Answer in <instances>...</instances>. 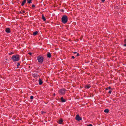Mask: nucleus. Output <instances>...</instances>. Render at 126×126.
<instances>
[{"label": "nucleus", "mask_w": 126, "mask_h": 126, "mask_svg": "<svg viewBox=\"0 0 126 126\" xmlns=\"http://www.w3.org/2000/svg\"><path fill=\"white\" fill-rule=\"evenodd\" d=\"M26 0H24V1L22 2L21 5L22 6H23L25 3H26Z\"/></svg>", "instance_id": "9b49d317"}, {"label": "nucleus", "mask_w": 126, "mask_h": 126, "mask_svg": "<svg viewBox=\"0 0 126 126\" xmlns=\"http://www.w3.org/2000/svg\"><path fill=\"white\" fill-rule=\"evenodd\" d=\"M91 87V86L90 85H86L84 86V87L86 89H88Z\"/></svg>", "instance_id": "6e6552de"}, {"label": "nucleus", "mask_w": 126, "mask_h": 126, "mask_svg": "<svg viewBox=\"0 0 126 126\" xmlns=\"http://www.w3.org/2000/svg\"><path fill=\"white\" fill-rule=\"evenodd\" d=\"M74 54H76V55H79V53L76 52H73Z\"/></svg>", "instance_id": "2eb2a0df"}, {"label": "nucleus", "mask_w": 126, "mask_h": 126, "mask_svg": "<svg viewBox=\"0 0 126 126\" xmlns=\"http://www.w3.org/2000/svg\"><path fill=\"white\" fill-rule=\"evenodd\" d=\"M11 59L14 62L18 61L20 59L19 56H13Z\"/></svg>", "instance_id": "f03ea898"}, {"label": "nucleus", "mask_w": 126, "mask_h": 126, "mask_svg": "<svg viewBox=\"0 0 126 126\" xmlns=\"http://www.w3.org/2000/svg\"><path fill=\"white\" fill-rule=\"evenodd\" d=\"M5 31L7 33H10V29L8 28H7L5 29Z\"/></svg>", "instance_id": "0eeeda50"}, {"label": "nucleus", "mask_w": 126, "mask_h": 126, "mask_svg": "<svg viewBox=\"0 0 126 126\" xmlns=\"http://www.w3.org/2000/svg\"><path fill=\"white\" fill-rule=\"evenodd\" d=\"M53 96H55V93H53Z\"/></svg>", "instance_id": "cd10ccee"}, {"label": "nucleus", "mask_w": 126, "mask_h": 126, "mask_svg": "<svg viewBox=\"0 0 126 126\" xmlns=\"http://www.w3.org/2000/svg\"><path fill=\"white\" fill-rule=\"evenodd\" d=\"M37 33L38 32L37 31L34 32L33 33V35L34 36L36 35L37 34Z\"/></svg>", "instance_id": "ddd939ff"}, {"label": "nucleus", "mask_w": 126, "mask_h": 126, "mask_svg": "<svg viewBox=\"0 0 126 126\" xmlns=\"http://www.w3.org/2000/svg\"><path fill=\"white\" fill-rule=\"evenodd\" d=\"M51 55L50 53H48L47 54V55Z\"/></svg>", "instance_id": "b1692460"}, {"label": "nucleus", "mask_w": 126, "mask_h": 126, "mask_svg": "<svg viewBox=\"0 0 126 126\" xmlns=\"http://www.w3.org/2000/svg\"><path fill=\"white\" fill-rule=\"evenodd\" d=\"M72 58L73 59H74L75 58L73 56H72Z\"/></svg>", "instance_id": "c756f323"}, {"label": "nucleus", "mask_w": 126, "mask_h": 126, "mask_svg": "<svg viewBox=\"0 0 126 126\" xmlns=\"http://www.w3.org/2000/svg\"><path fill=\"white\" fill-rule=\"evenodd\" d=\"M124 42L125 43H126V39H125L124 40Z\"/></svg>", "instance_id": "393cba45"}, {"label": "nucleus", "mask_w": 126, "mask_h": 126, "mask_svg": "<svg viewBox=\"0 0 126 126\" xmlns=\"http://www.w3.org/2000/svg\"><path fill=\"white\" fill-rule=\"evenodd\" d=\"M44 58L42 56H38L37 58V60L38 62L40 63H42L44 60Z\"/></svg>", "instance_id": "7ed1b4c3"}, {"label": "nucleus", "mask_w": 126, "mask_h": 126, "mask_svg": "<svg viewBox=\"0 0 126 126\" xmlns=\"http://www.w3.org/2000/svg\"><path fill=\"white\" fill-rule=\"evenodd\" d=\"M76 119L78 121L81 120L82 119L79 116V115H76Z\"/></svg>", "instance_id": "39448f33"}, {"label": "nucleus", "mask_w": 126, "mask_h": 126, "mask_svg": "<svg viewBox=\"0 0 126 126\" xmlns=\"http://www.w3.org/2000/svg\"><path fill=\"white\" fill-rule=\"evenodd\" d=\"M20 13L22 14H24L25 12L24 11H23L22 12H20Z\"/></svg>", "instance_id": "f3484780"}, {"label": "nucleus", "mask_w": 126, "mask_h": 126, "mask_svg": "<svg viewBox=\"0 0 126 126\" xmlns=\"http://www.w3.org/2000/svg\"><path fill=\"white\" fill-rule=\"evenodd\" d=\"M62 22L63 23H66L67 21V18L66 16H64L62 18Z\"/></svg>", "instance_id": "20e7f679"}, {"label": "nucleus", "mask_w": 126, "mask_h": 126, "mask_svg": "<svg viewBox=\"0 0 126 126\" xmlns=\"http://www.w3.org/2000/svg\"><path fill=\"white\" fill-rule=\"evenodd\" d=\"M103 2H104L105 1V0H101Z\"/></svg>", "instance_id": "2f4dec72"}, {"label": "nucleus", "mask_w": 126, "mask_h": 126, "mask_svg": "<svg viewBox=\"0 0 126 126\" xmlns=\"http://www.w3.org/2000/svg\"><path fill=\"white\" fill-rule=\"evenodd\" d=\"M28 54L30 55H31L32 54V53L31 52H29L28 53Z\"/></svg>", "instance_id": "412c9836"}, {"label": "nucleus", "mask_w": 126, "mask_h": 126, "mask_svg": "<svg viewBox=\"0 0 126 126\" xmlns=\"http://www.w3.org/2000/svg\"><path fill=\"white\" fill-rule=\"evenodd\" d=\"M9 55H11L14 54V53L13 52H11L9 53Z\"/></svg>", "instance_id": "aec40b11"}, {"label": "nucleus", "mask_w": 126, "mask_h": 126, "mask_svg": "<svg viewBox=\"0 0 126 126\" xmlns=\"http://www.w3.org/2000/svg\"><path fill=\"white\" fill-rule=\"evenodd\" d=\"M43 83V82L42 80L40 79H39V85H41Z\"/></svg>", "instance_id": "1a4fd4ad"}, {"label": "nucleus", "mask_w": 126, "mask_h": 126, "mask_svg": "<svg viewBox=\"0 0 126 126\" xmlns=\"http://www.w3.org/2000/svg\"><path fill=\"white\" fill-rule=\"evenodd\" d=\"M42 18L43 20L44 21H45L46 20L45 17L43 15L42 16Z\"/></svg>", "instance_id": "4468645a"}, {"label": "nucleus", "mask_w": 126, "mask_h": 126, "mask_svg": "<svg viewBox=\"0 0 126 126\" xmlns=\"http://www.w3.org/2000/svg\"><path fill=\"white\" fill-rule=\"evenodd\" d=\"M106 89L107 90H108V88H106Z\"/></svg>", "instance_id": "473e14b6"}, {"label": "nucleus", "mask_w": 126, "mask_h": 126, "mask_svg": "<svg viewBox=\"0 0 126 126\" xmlns=\"http://www.w3.org/2000/svg\"><path fill=\"white\" fill-rule=\"evenodd\" d=\"M109 110L108 109H106L104 110V112L105 113H108L109 112Z\"/></svg>", "instance_id": "f8f14e48"}, {"label": "nucleus", "mask_w": 126, "mask_h": 126, "mask_svg": "<svg viewBox=\"0 0 126 126\" xmlns=\"http://www.w3.org/2000/svg\"><path fill=\"white\" fill-rule=\"evenodd\" d=\"M32 0H28V2H27L28 3H31L32 2H31V1H32Z\"/></svg>", "instance_id": "dca6fc26"}, {"label": "nucleus", "mask_w": 126, "mask_h": 126, "mask_svg": "<svg viewBox=\"0 0 126 126\" xmlns=\"http://www.w3.org/2000/svg\"><path fill=\"white\" fill-rule=\"evenodd\" d=\"M124 46L125 47L126 46V43H125V44L124 45Z\"/></svg>", "instance_id": "c85d7f7f"}, {"label": "nucleus", "mask_w": 126, "mask_h": 126, "mask_svg": "<svg viewBox=\"0 0 126 126\" xmlns=\"http://www.w3.org/2000/svg\"><path fill=\"white\" fill-rule=\"evenodd\" d=\"M33 96H30V99H33Z\"/></svg>", "instance_id": "6ab92c4d"}, {"label": "nucleus", "mask_w": 126, "mask_h": 126, "mask_svg": "<svg viewBox=\"0 0 126 126\" xmlns=\"http://www.w3.org/2000/svg\"><path fill=\"white\" fill-rule=\"evenodd\" d=\"M66 90L64 88L60 89L58 93L60 95H64L66 93Z\"/></svg>", "instance_id": "f257e3e1"}, {"label": "nucleus", "mask_w": 126, "mask_h": 126, "mask_svg": "<svg viewBox=\"0 0 126 126\" xmlns=\"http://www.w3.org/2000/svg\"><path fill=\"white\" fill-rule=\"evenodd\" d=\"M112 91H111V90H110L109 92V93H110V94L111 92H112Z\"/></svg>", "instance_id": "4be33fe9"}, {"label": "nucleus", "mask_w": 126, "mask_h": 126, "mask_svg": "<svg viewBox=\"0 0 126 126\" xmlns=\"http://www.w3.org/2000/svg\"><path fill=\"white\" fill-rule=\"evenodd\" d=\"M32 7H34L35 6L33 4L32 5Z\"/></svg>", "instance_id": "bb28decb"}, {"label": "nucleus", "mask_w": 126, "mask_h": 126, "mask_svg": "<svg viewBox=\"0 0 126 126\" xmlns=\"http://www.w3.org/2000/svg\"><path fill=\"white\" fill-rule=\"evenodd\" d=\"M108 88L109 89H110L111 88V87H110V86H109V87H108Z\"/></svg>", "instance_id": "7c9ffc66"}, {"label": "nucleus", "mask_w": 126, "mask_h": 126, "mask_svg": "<svg viewBox=\"0 0 126 126\" xmlns=\"http://www.w3.org/2000/svg\"><path fill=\"white\" fill-rule=\"evenodd\" d=\"M93 126L91 124H90L89 125H88L87 126Z\"/></svg>", "instance_id": "5701e85b"}, {"label": "nucleus", "mask_w": 126, "mask_h": 126, "mask_svg": "<svg viewBox=\"0 0 126 126\" xmlns=\"http://www.w3.org/2000/svg\"><path fill=\"white\" fill-rule=\"evenodd\" d=\"M47 56V57L50 58L51 57V56Z\"/></svg>", "instance_id": "a878e982"}, {"label": "nucleus", "mask_w": 126, "mask_h": 126, "mask_svg": "<svg viewBox=\"0 0 126 126\" xmlns=\"http://www.w3.org/2000/svg\"><path fill=\"white\" fill-rule=\"evenodd\" d=\"M63 122V121L62 119H61L60 120H59V122H58V123L60 124H62V122Z\"/></svg>", "instance_id": "9d476101"}, {"label": "nucleus", "mask_w": 126, "mask_h": 126, "mask_svg": "<svg viewBox=\"0 0 126 126\" xmlns=\"http://www.w3.org/2000/svg\"><path fill=\"white\" fill-rule=\"evenodd\" d=\"M20 65V63H17V68H18V66Z\"/></svg>", "instance_id": "a211bd4d"}, {"label": "nucleus", "mask_w": 126, "mask_h": 126, "mask_svg": "<svg viewBox=\"0 0 126 126\" xmlns=\"http://www.w3.org/2000/svg\"><path fill=\"white\" fill-rule=\"evenodd\" d=\"M61 102L63 103L65 102L66 101V100L64 99L63 98V97H61Z\"/></svg>", "instance_id": "423d86ee"}]
</instances>
